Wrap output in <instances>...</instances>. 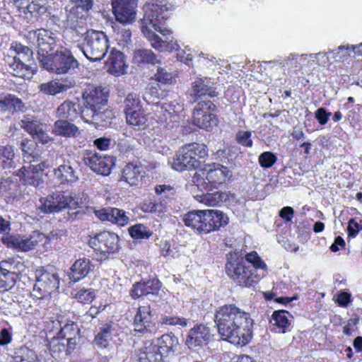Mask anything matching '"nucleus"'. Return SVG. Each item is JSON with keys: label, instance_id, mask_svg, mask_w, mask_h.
<instances>
[{"label": "nucleus", "instance_id": "nucleus-1", "mask_svg": "<svg viewBox=\"0 0 362 362\" xmlns=\"http://www.w3.org/2000/svg\"><path fill=\"white\" fill-rule=\"evenodd\" d=\"M141 30L151 46L159 52H172L178 45L171 30L164 27L173 10L167 0H151L144 6Z\"/></svg>", "mask_w": 362, "mask_h": 362}, {"label": "nucleus", "instance_id": "nucleus-2", "mask_svg": "<svg viewBox=\"0 0 362 362\" xmlns=\"http://www.w3.org/2000/svg\"><path fill=\"white\" fill-rule=\"evenodd\" d=\"M214 322L218 332L231 344L243 346L252 338L253 320L248 313L233 304L219 307Z\"/></svg>", "mask_w": 362, "mask_h": 362}, {"label": "nucleus", "instance_id": "nucleus-3", "mask_svg": "<svg viewBox=\"0 0 362 362\" xmlns=\"http://www.w3.org/2000/svg\"><path fill=\"white\" fill-rule=\"evenodd\" d=\"M182 221L194 231L206 234L227 225L228 218L218 210H192L182 216Z\"/></svg>", "mask_w": 362, "mask_h": 362}, {"label": "nucleus", "instance_id": "nucleus-4", "mask_svg": "<svg viewBox=\"0 0 362 362\" xmlns=\"http://www.w3.org/2000/svg\"><path fill=\"white\" fill-rule=\"evenodd\" d=\"M232 176L231 171L226 166L213 163L206 165L200 173L193 177L194 185L201 191H211L217 189Z\"/></svg>", "mask_w": 362, "mask_h": 362}, {"label": "nucleus", "instance_id": "nucleus-5", "mask_svg": "<svg viewBox=\"0 0 362 362\" xmlns=\"http://www.w3.org/2000/svg\"><path fill=\"white\" fill-rule=\"evenodd\" d=\"M226 271L228 276L240 286H250L258 281L255 270L245 265L244 258L238 252H231L227 256Z\"/></svg>", "mask_w": 362, "mask_h": 362}, {"label": "nucleus", "instance_id": "nucleus-6", "mask_svg": "<svg viewBox=\"0 0 362 362\" xmlns=\"http://www.w3.org/2000/svg\"><path fill=\"white\" fill-rule=\"evenodd\" d=\"M83 36V42L78 47L86 57L91 62L103 59L110 47L106 34L102 31L89 30Z\"/></svg>", "mask_w": 362, "mask_h": 362}, {"label": "nucleus", "instance_id": "nucleus-7", "mask_svg": "<svg viewBox=\"0 0 362 362\" xmlns=\"http://www.w3.org/2000/svg\"><path fill=\"white\" fill-rule=\"evenodd\" d=\"M41 64L44 69L61 74L77 67L78 62L69 49H62L50 54L49 57L42 58Z\"/></svg>", "mask_w": 362, "mask_h": 362}, {"label": "nucleus", "instance_id": "nucleus-8", "mask_svg": "<svg viewBox=\"0 0 362 362\" xmlns=\"http://www.w3.org/2000/svg\"><path fill=\"white\" fill-rule=\"evenodd\" d=\"M216 105L211 100L199 101L193 110V124L200 129L211 131L218 124L216 115L213 113Z\"/></svg>", "mask_w": 362, "mask_h": 362}, {"label": "nucleus", "instance_id": "nucleus-9", "mask_svg": "<svg viewBox=\"0 0 362 362\" xmlns=\"http://www.w3.org/2000/svg\"><path fill=\"white\" fill-rule=\"evenodd\" d=\"M83 10L78 6H72L67 11L65 21L66 35L74 42H78L83 36L86 29V18Z\"/></svg>", "mask_w": 362, "mask_h": 362}, {"label": "nucleus", "instance_id": "nucleus-10", "mask_svg": "<svg viewBox=\"0 0 362 362\" xmlns=\"http://www.w3.org/2000/svg\"><path fill=\"white\" fill-rule=\"evenodd\" d=\"M36 282L32 295L37 299H42L49 296L59 287V278L57 273H51L43 268L35 272Z\"/></svg>", "mask_w": 362, "mask_h": 362}, {"label": "nucleus", "instance_id": "nucleus-11", "mask_svg": "<svg viewBox=\"0 0 362 362\" xmlns=\"http://www.w3.org/2000/svg\"><path fill=\"white\" fill-rule=\"evenodd\" d=\"M87 115L91 112H96L107 106L109 90L103 86H90L82 95Z\"/></svg>", "mask_w": 362, "mask_h": 362}, {"label": "nucleus", "instance_id": "nucleus-12", "mask_svg": "<svg viewBox=\"0 0 362 362\" xmlns=\"http://www.w3.org/2000/svg\"><path fill=\"white\" fill-rule=\"evenodd\" d=\"M40 202L41 204L39 209L44 213H57L76 203L69 192H53L46 198H41Z\"/></svg>", "mask_w": 362, "mask_h": 362}, {"label": "nucleus", "instance_id": "nucleus-13", "mask_svg": "<svg viewBox=\"0 0 362 362\" xmlns=\"http://www.w3.org/2000/svg\"><path fill=\"white\" fill-rule=\"evenodd\" d=\"M183 110L184 103L180 98L165 103L160 107L162 117L160 120L168 129H173L179 125L180 114Z\"/></svg>", "mask_w": 362, "mask_h": 362}, {"label": "nucleus", "instance_id": "nucleus-14", "mask_svg": "<svg viewBox=\"0 0 362 362\" xmlns=\"http://www.w3.org/2000/svg\"><path fill=\"white\" fill-rule=\"evenodd\" d=\"M45 238V235L38 231H33L28 237L11 235L3 238L2 240L8 247L26 252L34 249Z\"/></svg>", "mask_w": 362, "mask_h": 362}, {"label": "nucleus", "instance_id": "nucleus-15", "mask_svg": "<svg viewBox=\"0 0 362 362\" xmlns=\"http://www.w3.org/2000/svg\"><path fill=\"white\" fill-rule=\"evenodd\" d=\"M119 236L110 231L101 232L88 241L90 247L101 253L114 252L119 247Z\"/></svg>", "mask_w": 362, "mask_h": 362}, {"label": "nucleus", "instance_id": "nucleus-16", "mask_svg": "<svg viewBox=\"0 0 362 362\" xmlns=\"http://www.w3.org/2000/svg\"><path fill=\"white\" fill-rule=\"evenodd\" d=\"M112 6L118 22L127 24L134 21L136 14V0H112Z\"/></svg>", "mask_w": 362, "mask_h": 362}, {"label": "nucleus", "instance_id": "nucleus-17", "mask_svg": "<svg viewBox=\"0 0 362 362\" xmlns=\"http://www.w3.org/2000/svg\"><path fill=\"white\" fill-rule=\"evenodd\" d=\"M84 162L93 171L107 175L110 173L113 162L110 156H107L91 151H86L84 156Z\"/></svg>", "mask_w": 362, "mask_h": 362}, {"label": "nucleus", "instance_id": "nucleus-18", "mask_svg": "<svg viewBox=\"0 0 362 362\" xmlns=\"http://www.w3.org/2000/svg\"><path fill=\"white\" fill-rule=\"evenodd\" d=\"M38 55L40 63L42 58L49 57V52L52 51L59 41L56 34L47 30H38L36 33Z\"/></svg>", "mask_w": 362, "mask_h": 362}, {"label": "nucleus", "instance_id": "nucleus-19", "mask_svg": "<svg viewBox=\"0 0 362 362\" xmlns=\"http://www.w3.org/2000/svg\"><path fill=\"white\" fill-rule=\"evenodd\" d=\"M135 331L146 333H155L156 324L152 321L151 309L149 305L140 306L134 316Z\"/></svg>", "mask_w": 362, "mask_h": 362}, {"label": "nucleus", "instance_id": "nucleus-20", "mask_svg": "<svg viewBox=\"0 0 362 362\" xmlns=\"http://www.w3.org/2000/svg\"><path fill=\"white\" fill-rule=\"evenodd\" d=\"M20 127L32 136L33 139L47 144L50 139L45 130V125L33 117L25 115L21 120Z\"/></svg>", "mask_w": 362, "mask_h": 362}, {"label": "nucleus", "instance_id": "nucleus-21", "mask_svg": "<svg viewBox=\"0 0 362 362\" xmlns=\"http://www.w3.org/2000/svg\"><path fill=\"white\" fill-rule=\"evenodd\" d=\"M189 152L186 145L179 149L173 160L169 161L174 170L182 172L198 168V162L192 157Z\"/></svg>", "mask_w": 362, "mask_h": 362}, {"label": "nucleus", "instance_id": "nucleus-22", "mask_svg": "<svg viewBox=\"0 0 362 362\" xmlns=\"http://www.w3.org/2000/svg\"><path fill=\"white\" fill-rule=\"evenodd\" d=\"M4 62L7 71L16 77L29 78L36 71L30 64H25L21 60L17 61L16 59L8 55L5 56Z\"/></svg>", "mask_w": 362, "mask_h": 362}, {"label": "nucleus", "instance_id": "nucleus-23", "mask_svg": "<svg viewBox=\"0 0 362 362\" xmlns=\"http://www.w3.org/2000/svg\"><path fill=\"white\" fill-rule=\"evenodd\" d=\"M190 96L194 98L193 102L198 103L202 97L209 96L213 98L217 95L213 83L206 78H197L192 83L189 90Z\"/></svg>", "mask_w": 362, "mask_h": 362}, {"label": "nucleus", "instance_id": "nucleus-24", "mask_svg": "<svg viewBox=\"0 0 362 362\" xmlns=\"http://www.w3.org/2000/svg\"><path fill=\"white\" fill-rule=\"evenodd\" d=\"M53 173L57 183L62 186H71L78 179L76 171L69 161L64 162L63 164L54 168Z\"/></svg>", "mask_w": 362, "mask_h": 362}, {"label": "nucleus", "instance_id": "nucleus-25", "mask_svg": "<svg viewBox=\"0 0 362 362\" xmlns=\"http://www.w3.org/2000/svg\"><path fill=\"white\" fill-rule=\"evenodd\" d=\"M105 66L107 72L115 76L123 75L127 69L124 54L115 48L110 51Z\"/></svg>", "mask_w": 362, "mask_h": 362}, {"label": "nucleus", "instance_id": "nucleus-26", "mask_svg": "<svg viewBox=\"0 0 362 362\" xmlns=\"http://www.w3.org/2000/svg\"><path fill=\"white\" fill-rule=\"evenodd\" d=\"M139 362H160L163 356L155 340H148L139 351Z\"/></svg>", "mask_w": 362, "mask_h": 362}, {"label": "nucleus", "instance_id": "nucleus-27", "mask_svg": "<svg viewBox=\"0 0 362 362\" xmlns=\"http://www.w3.org/2000/svg\"><path fill=\"white\" fill-rule=\"evenodd\" d=\"M95 214L100 221H108L119 226L127 224L129 220L124 211L117 208L95 210Z\"/></svg>", "mask_w": 362, "mask_h": 362}, {"label": "nucleus", "instance_id": "nucleus-28", "mask_svg": "<svg viewBox=\"0 0 362 362\" xmlns=\"http://www.w3.org/2000/svg\"><path fill=\"white\" fill-rule=\"evenodd\" d=\"M36 169L33 165L23 166L16 171V175L19 177L23 184L37 187L43 182V180L42 174Z\"/></svg>", "mask_w": 362, "mask_h": 362}, {"label": "nucleus", "instance_id": "nucleus-29", "mask_svg": "<svg viewBox=\"0 0 362 362\" xmlns=\"http://www.w3.org/2000/svg\"><path fill=\"white\" fill-rule=\"evenodd\" d=\"M6 55L16 59L17 61L21 60L25 64H30L33 69H36L33 52L27 46L21 43L13 42Z\"/></svg>", "mask_w": 362, "mask_h": 362}, {"label": "nucleus", "instance_id": "nucleus-30", "mask_svg": "<svg viewBox=\"0 0 362 362\" xmlns=\"http://www.w3.org/2000/svg\"><path fill=\"white\" fill-rule=\"evenodd\" d=\"M142 165L138 162H129L123 168L122 173V180L129 185H137L144 176Z\"/></svg>", "mask_w": 362, "mask_h": 362}, {"label": "nucleus", "instance_id": "nucleus-31", "mask_svg": "<svg viewBox=\"0 0 362 362\" xmlns=\"http://www.w3.org/2000/svg\"><path fill=\"white\" fill-rule=\"evenodd\" d=\"M93 269L94 265L89 259H79L72 264L69 277L71 281L76 283L86 277Z\"/></svg>", "mask_w": 362, "mask_h": 362}, {"label": "nucleus", "instance_id": "nucleus-32", "mask_svg": "<svg viewBox=\"0 0 362 362\" xmlns=\"http://www.w3.org/2000/svg\"><path fill=\"white\" fill-rule=\"evenodd\" d=\"M209 337V329L204 325H199L189 330L186 344L189 348L202 346L206 344Z\"/></svg>", "mask_w": 362, "mask_h": 362}, {"label": "nucleus", "instance_id": "nucleus-33", "mask_svg": "<svg viewBox=\"0 0 362 362\" xmlns=\"http://www.w3.org/2000/svg\"><path fill=\"white\" fill-rule=\"evenodd\" d=\"M52 132L57 136L76 137L79 134L78 128L68 119H58L52 127Z\"/></svg>", "mask_w": 362, "mask_h": 362}, {"label": "nucleus", "instance_id": "nucleus-34", "mask_svg": "<svg viewBox=\"0 0 362 362\" xmlns=\"http://www.w3.org/2000/svg\"><path fill=\"white\" fill-rule=\"evenodd\" d=\"M134 62L139 66L157 65L161 63L160 57L148 49H136L134 52Z\"/></svg>", "mask_w": 362, "mask_h": 362}, {"label": "nucleus", "instance_id": "nucleus-35", "mask_svg": "<svg viewBox=\"0 0 362 362\" xmlns=\"http://www.w3.org/2000/svg\"><path fill=\"white\" fill-rule=\"evenodd\" d=\"M229 197V193L223 191L207 192L200 196H197V199L208 206H218L226 202Z\"/></svg>", "mask_w": 362, "mask_h": 362}, {"label": "nucleus", "instance_id": "nucleus-36", "mask_svg": "<svg viewBox=\"0 0 362 362\" xmlns=\"http://www.w3.org/2000/svg\"><path fill=\"white\" fill-rule=\"evenodd\" d=\"M155 341L160 349L163 357H166L170 352L175 351L179 346L177 337L172 333L163 334Z\"/></svg>", "mask_w": 362, "mask_h": 362}, {"label": "nucleus", "instance_id": "nucleus-37", "mask_svg": "<svg viewBox=\"0 0 362 362\" xmlns=\"http://www.w3.org/2000/svg\"><path fill=\"white\" fill-rule=\"evenodd\" d=\"M25 18L28 21L37 17L47 11L46 4L44 0H35L29 3L25 7L21 8Z\"/></svg>", "mask_w": 362, "mask_h": 362}, {"label": "nucleus", "instance_id": "nucleus-38", "mask_svg": "<svg viewBox=\"0 0 362 362\" xmlns=\"http://www.w3.org/2000/svg\"><path fill=\"white\" fill-rule=\"evenodd\" d=\"M15 152L13 146L10 145H0V165L4 169H13L16 164L15 162Z\"/></svg>", "mask_w": 362, "mask_h": 362}, {"label": "nucleus", "instance_id": "nucleus-39", "mask_svg": "<svg viewBox=\"0 0 362 362\" xmlns=\"http://www.w3.org/2000/svg\"><path fill=\"white\" fill-rule=\"evenodd\" d=\"M293 319L292 315L284 310H276L272 315L270 322L279 329V332L284 333Z\"/></svg>", "mask_w": 362, "mask_h": 362}, {"label": "nucleus", "instance_id": "nucleus-40", "mask_svg": "<svg viewBox=\"0 0 362 362\" xmlns=\"http://www.w3.org/2000/svg\"><path fill=\"white\" fill-rule=\"evenodd\" d=\"M76 103L66 100L56 110V117L62 119L73 120L77 117Z\"/></svg>", "mask_w": 362, "mask_h": 362}, {"label": "nucleus", "instance_id": "nucleus-41", "mask_svg": "<svg viewBox=\"0 0 362 362\" xmlns=\"http://www.w3.org/2000/svg\"><path fill=\"white\" fill-rule=\"evenodd\" d=\"M74 83H70L69 85L64 84L56 81H50L43 83L39 86V90L41 93L55 95L57 93L66 91L68 88L73 87Z\"/></svg>", "mask_w": 362, "mask_h": 362}, {"label": "nucleus", "instance_id": "nucleus-42", "mask_svg": "<svg viewBox=\"0 0 362 362\" xmlns=\"http://www.w3.org/2000/svg\"><path fill=\"white\" fill-rule=\"evenodd\" d=\"M87 116L90 117L98 124L102 127H107L111 124L114 118V113L111 110L105 107L103 109H100L98 112L88 113Z\"/></svg>", "mask_w": 362, "mask_h": 362}, {"label": "nucleus", "instance_id": "nucleus-43", "mask_svg": "<svg viewBox=\"0 0 362 362\" xmlns=\"http://www.w3.org/2000/svg\"><path fill=\"white\" fill-rule=\"evenodd\" d=\"M112 325L107 323L100 328V331L95 335L94 341L100 348H106L113 334Z\"/></svg>", "mask_w": 362, "mask_h": 362}, {"label": "nucleus", "instance_id": "nucleus-44", "mask_svg": "<svg viewBox=\"0 0 362 362\" xmlns=\"http://www.w3.org/2000/svg\"><path fill=\"white\" fill-rule=\"evenodd\" d=\"M189 153L191 154L192 158L198 162V168L200 166L202 162L205 161V159L208 156V150L206 146L203 144L192 143L186 145Z\"/></svg>", "mask_w": 362, "mask_h": 362}, {"label": "nucleus", "instance_id": "nucleus-45", "mask_svg": "<svg viewBox=\"0 0 362 362\" xmlns=\"http://www.w3.org/2000/svg\"><path fill=\"white\" fill-rule=\"evenodd\" d=\"M22 106V101L19 98L11 94L0 98V110L3 111L11 109H20Z\"/></svg>", "mask_w": 362, "mask_h": 362}, {"label": "nucleus", "instance_id": "nucleus-46", "mask_svg": "<svg viewBox=\"0 0 362 362\" xmlns=\"http://www.w3.org/2000/svg\"><path fill=\"white\" fill-rule=\"evenodd\" d=\"M16 272H0V293L13 288L16 283Z\"/></svg>", "mask_w": 362, "mask_h": 362}, {"label": "nucleus", "instance_id": "nucleus-47", "mask_svg": "<svg viewBox=\"0 0 362 362\" xmlns=\"http://www.w3.org/2000/svg\"><path fill=\"white\" fill-rule=\"evenodd\" d=\"M161 95L162 92L160 91L158 84H149L144 91L143 98L148 104L156 105L158 103L156 100L159 99Z\"/></svg>", "mask_w": 362, "mask_h": 362}, {"label": "nucleus", "instance_id": "nucleus-48", "mask_svg": "<svg viewBox=\"0 0 362 362\" xmlns=\"http://www.w3.org/2000/svg\"><path fill=\"white\" fill-rule=\"evenodd\" d=\"M125 114L129 124L139 128L145 125L146 118L139 112V110H127Z\"/></svg>", "mask_w": 362, "mask_h": 362}, {"label": "nucleus", "instance_id": "nucleus-49", "mask_svg": "<svg viewBox=\"0 0 362 362\" xmlns=\"http://www.w3.org/2000/svg\"><path fill=\"white\" fill-rule=\"evenodd\" d=\"M132 238L136 240L148 239L152 235V232L143 224H136L129 228Z\"/></svg>", "mask_w": 362, "mask_h": 362}, {"label": "nucleus", "instance_id": "nucleus-50", "mask_svg": "<svg viewBox=\"0 0 362 362\" xmlns=\"http://www.w3.org/2000/svg\"><path fill=\"white\" fill-rule=\"evenodd\" d=\"M33 147L34 144L30 140L24 139L21 142V149L23 153L24 158L30 163L39 161L38 158L33 155Z\"/></svg>", "mask_w": 362, "mask_h": 362}, {"label": "nucleus", "instance_id": "nucleus-51", "mask_svg": "<svg viewBox=\"0 0 362 362\" xmlns=\"http://www.w3.org/2000/svg\"><path fill=\"white\" fill-rule=\"evenodd\" d=\"M145 296H151L152 298L158 295L161 283L157 279H153L147 281H144Z\"/></svg>", "mask_w": 362, "mask_h": 362}, {"label": "nucleus", "instance_id": "nucleus-52", "mask_svg": "<svg viewBox=\"0 0 362 362\" xmlns=\"http://www.w3.org/2000/svg\"><path fill=\"white\" fill-rule=\"evenodd\" d=\"M79 329L74 322L66 323L62 327L57 336L62 339L76 337L78 334Z\"/></svg>", "mask_w": 362, "mask_h": 362}, {"label": "nucleus", "instance_id": "nucleus-53", "mask_svg": "<svg viewBox=\"0 0 362 362\" xmlns=\"http://www.w3.org/2000/svg\"><path fill=\"white\" fill-rule=\"evenodd\" d=\"M258 161L261 167L269 168L277 161V157L271 151H265L259 156Z\"/></svg>", "mask_w": 362, "mask_h": 362}, {"label": "nucleus", "instance_id": "nucleus-54", "mask_svg": "<svg viewBox=\"0 0 362 362\" xmlns=\"http://www.w3.org/2000/svg\"><path fill=\"white\" fill-rule=\"evenodd\" d=\"M75 298L81 303H90L95 298V291L92 288L81 289L76 293Z\"/></svg>", "mask_w": 362, "mask_h": 362}, {"label": "nucleus", "instance_id": "nucleus-55", "mask_svg": "<svg viewBox=\"0 0 362 362\" xmlns=\"http://www.w3.org/2000/svg\"><path fill=\"white\" fill-rule=\"evenodd\" d=\"M245 260L252 264L248 265L247 267H251L253 269H255V273L257 272V269H267L266 264L258 256L256 252L248 253L245 256Z\"/></svg>", "mask_w": 362, "mask_h": 362}, {"label": "nucleus", "instance_id": "nucleus-56", "mask_svg": "<svg viewBox=\"0 0 362 362\" xmlns=\"http://www.w3.org/2000/svg\"><path fill=\"white\" fill-rule=\"evenodd\" d=\"M140 98L136 93H129L124 100V112L127 110H140Z\"/></svg>", "mask_w": 362, "mask_h": 362}, {"label": "nucleus", "instance_id": "nucleus-57", "mask_svg": "<svg viewBox=\"0 0 362 362\" xmlns=\"http://www.w3.org/2000/svg\"><path fill=\"white\" fill-rule=\"evenodd\" d=\"M61 337L57 336L54 337L49 342V351L51 354L54 357L57 356L60 353L65 351L66 346L64 342L60 341Z\"/></svg>", "mask_w": 362, "mask_h": 362}, {"label": "nucleus", "instance_id": "nucleus-58", "mask_svg": "<svg viewBox=\"0 0 362 362\" xmlns=\"http://www.w3.org/2000/svg\"><path fill=\"white\" fill-rule=\"evenodd\" d=\"M136 143V140L134 138H124V139H119L118 141V147L119 150L122 153H129L132 151H133L134 148V145Z\"/></svg>", "mask_w": 362, "mask_h": 362}, {"label": "nucleus", "instance_id": "nucleus-59", "mask_svg": "<svg viewBox=\"0 0 362 362\" xmlns=\"http://www.w3.org/2000/svg\"><path fill=\"white\" fill-rule=\"evenodd\" d=\"M154 78L156 81L163 84L171 83L173 75L165 69L158 67L157 72L154 75Z\"/></svg>", "mask_w": 362, "mask_h": 362}, {"label": "nucleus", "instance_id": "nucleus-60", "mask_svg": "<svg viewBox=\"0 0 362 362\" xmlns=\"http://www.w3.org/2000/svg\"><path fill=\"white\" fill-rule=\"evenodd\" d=\"M350 48L349 45H341L338 47L336 50L329 52V54H332L333 58L335 59L336 61L343 60L349 56V49Z\"/></svg>", "mask_w": 362, "mask_h": 362}, {"label": "nucleus", "instance_id": "nucleus-61", "mask_svg": "<svg viewBox=\"0 0 362 362\" xmlns=\"http://www.w3.org/2000/svg\"><path fill=\"white\" fill-rule=\"evenodd\" d=\"M250 137L251 132L247 131H239L236 134L238 143L245 147H251L252 146V141Z\"/></svg>", "mask_w": 362, "mask_h": 362}, {"label": "nucleus", "instance_id": "nucleus-62", "mask_svg": "<svg viewBox=\"0 0 362 362\" xmlns=\"http://www.w3.org/2000/svg\"><path fill=\"white\" fill-rule=\"evenodd\" d=\"M131 31L129 30L123 29L117 33V40L119 45L125 46L131 42Z\"/></svg>", "mask_w": 362, "mask_h": 362}, {"label": "nucleus", "instance_id": "nucleus-63", "mask_svg": "<svg viewBox=\"0 0 362 362\" xmlns=\"http://www.w3.org/2000/svg\"><path fill=\"white\" fill-rule=\"evenodd\" d=\"M315 115L318 122L321 125H325L328 122L331 112H327L325 108L320 107L316 110Z\"/></svg>", "mask_w": 362, "mask_h": 362}, {"label": "nucleus", "instance_id": "nucleus-64", "mask_svg": "<svg viewBox=\"0 0 362 362\" xmlns=\"http://www.w3.org/2000/svg\"><path fill=\"white\" fill-rule=\"evenodd\" d=\"M130 295L134 299L145 296L144 282L134 284L131 289Z\"/></svg>", "mask_w": 362, "mask_h": 362}]
</instances>
